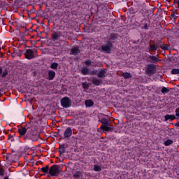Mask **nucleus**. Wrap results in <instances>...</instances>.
<instances>
[{
	"mask_svg": "<svg viewBox=\"0 0 179 179\" xmlns=\"http://www.w3.org/2000/svg\"><path fill=\"white\" fill-rule=\"evenodd\" d=\"M118 33L113 32L108 35L106 44L103 45L101 47V50L102 52L104 54H111V51H113V48H114V43L118 40Z\"/></svg>",
	"mask_w": 179,
	"mask_h": 179,
	"instance_id": "1",
	"label": "nucleus"
},
{
	"mask_svg": "<svg viewBox=\"0 0 179 179\" xmlns=\"http://www.w3.org/2000/svg\"><path fill=\"white\" fill-rule=\"evenodd\" d=\"M40 138V134L37 132V130L33 129H29L26 135L24 136V141H31V142H37Z\"/></svg>",
	"mask_w": 179,
	"mask_h": 179,
	"instance_id": "2",
	"label": "nucleus"
},
{
	"mask_svg": "<svg viewBox=\"0 0 179 179\" xmlns=\"http://www.w3.org/2000/svg\"><path fill=\"white\" fill-rule=\"evenodd\" d=\"M62 173V168L60 165H52L49 169V174L52 177H58Z\"/></svg>",
	"mask_w": 179,
	"mask_h": 179,
	"instance_id": "3",
	"label": "nucleus"
},
{
	"mask_svg": "<svg viewBox=\"0 0 179 179\" xmlns=\"http://www.w3.org/2000/svg\"><path fill=\"white\" fill-rule=\"evenodd\" d=\"M157 72V65L155 64H148L145 66V75L153 76Z\"/></svg>",
	"mask_w": 179,
	"mask_h": 179,
	"instance_id": "4",
	"label": "nucleus"
},
{
	"mask_svg": "<svg viewBox=\"0 0 179 179\" xmlns=\"http://www.w3.org/2000/svg\"><path fill=\"white\" fill-rule=\"evenodd\" d=\"M60 103L63 108H69L72 107V100L68 96H64L60 99Z\"/></svg>",
	"mask_w": 179,
	"mask_h": 179,
	"instance_id": "5",
	"label": "nucleus"
},
{
	"mask_svg": "<svg viewBox=\"0 0 179 179\" xmlns=\"http://www.w3.org/2000/svg\"><path fill=\"white\" fill-rule=\"evenodd\" d=\"M73 132V131L72 130V127H69L64 130L63 136L61 134H59V133L57 134V136H60L61 139H66L68 141L71 136H72Z\"/></svg>",
	"mask_w": 179,
	"mask_h": 179,
	"instance_id": "6",
	"label": "nucleus"
},
{
	"mask_svg": "<svg viewBox=\"0 0 179 179\" xmlns=\"http://www.w3.org/2000/svg\"><path fill=\"white\" fill-rule=\"evenodd\" d=\"M24 55L27 59H33V58H35L34 51L31 49L25 50Z\"/></svg>",
	"mask_w": 179,
	"mask_h": 179,
	"instance_id": "7",
	"label": "nucleus"
},
{
	"mask_svg": "<svg viewBox=\"0 0 179 179\" xmlns=\"http://www.w3.org/2000/svg\"><path fill=\"white\" fill-rule=\"evenodd\" d=\"M147 58L149 62H150L151 64H154L155 65V64H157V62H160V61H162L160 59H159V55H157V56L149 55Z\"/></svg>",
	"mask_w": 179,
	"mask_h": 179,
	"instance_id": "8",
	"label": "nucleus"
},
{
	"mask_svg": "<svg viewBox=\"0 0 179 179\" xmlns=\"http://www.w3.org/2000/svg\"><path fill=\"white\" fill-rule=\"evenodd\" d=\"M17 131L20 134V137H23V139H24V136H26V134H27V131L29 130H27V128L26 127H20V128H18Z\"/></svg>",
	"mask_w": 179,
	"mask_h": 179,
	"instance_id": "9",
	"label": "nucleus"
},
{
	"mask_svg": "<svg viewBox=\"0 0 179 179\" xmlns=\"http://www.w3.org/2000/svg\"><path fill=\"white\" fill-rule=\"evenodd\" d=\"M9 74L8 69H3L2 66H0V76L1 75L2 79H6V76Z\"/></svg>",
	"mask_w": 179,
	"mask_h": 179,
	"instance_id": "10",
	"label": "nucleus"
},
{
	"mask_svg": "<svg viewBox=\"0 0 179 179\" xmlns=\"http://www.w3.org/2000/svg\"><path fill=\"white\" fill-rule=\"evenodd\" d=\"M59 38H61V32L55 31L52 34V41H57V40H59Z\"/></svg>",
	"mask_w": 179,
	"mask_h": 179,
	"instance_id": "11",
	"label": "nucleus"
},
{
	"mask_svg": "<svg viewBox=\"0 0 179 179\" xmlns=\"http://www.w3.org/2000/svg\"><path fill=\"white\" fill-rule=\"evenodd\" d=\"M71 55H79L80 54V50L79 47L72 48L70 52Z\"/></svg>",
	"mask_w": 179,
	"mask_h": 179,
	"instance_id": "12",
	"label": "nucleus"
},
{
	"mask_svg": "<svg viewBox=\"0 0 179 179\" xmlns=\"http://www.w3.org/2000/svg\"><path fill=\"white\" fill-rule=\"evenodd\" d=\"M48 80H54V78H55V71H54V70H49L48 71Z\"/></svg>",
	"mask_w": 179,
	"mask_h": 179,
	"instance_id": "13",
	"label": "nucleus"
},
{
	"mask_svg": "<svg viewBox=\"0 0 179 179\" xmlns=\"http://www.w3.org/2000/svg\"><path fill=\"white\" fill-rule=\"evenodd\" d=\"M106 71H107V69H101L97 73L98 78H101L102 79H104L106 78Z\"/></svg>",
	"mask_w": 179,
	"mask_h": 179,
	"instance_id": "14",
	"label": "nucleus"
},
{
	"mask_svg": "<svg viewBox=\"0 0 179 179\" xmlns=\"http://www.w3.org/2000/svg\"><path fill=\"white\" fill-rule=\"evenodd\" d=\"M148 51H147L148 52H149V54H152V52H155V51H157V48L156 47H155V45H152V43L149 44V48L147 49Z\"/></svg>",
	"mask_w": 179,
	"mask_h": 179,
	"instance_id": "15",
	"label": "nucleus"
},
{
	"mask_svg": "<svg viewBox=\"0 0 179 179\" xmlns=\"http://www.w3.org/2000/svg\"><path fill=\"white\" fill-rule=\"evenodd\" d=\"M159 43L160 44L159 48H161V50H164V51L169 50V48L170 47L169 45L164 44V43L162 42V41H159Z\"/></svg>",
	"mask_w": 179,
	"mask_h": 179,
	"instance_id": "16",
	"label": "nucleus"
},
{
	"mask_svg": "<svg viewBox=\"0 0 179 179\" xmlns=\"http://www.w3.org/2000/svg\"><path fill=\"white\" fill-rule=\"evenodd\" d=\"M141 28L143 30H149V27L148 26V22H146V20L141 21V23L140 24Z\"/></svg>",
	"mask_w": 179,
	"mask_h": 179,
	"instance_id": "17",
	"label": "nucleus"
},
{
	"mask_svg": "<svg viewBox=\"0 0 179 179\" xmlns=\"http://www.w3.org/2000/svg\"><path fill=\"white\" fill-rule=\"evenodd\" d=\"M99 121L102 124L101 127H104L106 125H110V122H108V119L107 118L103 117L101 119H99Z\"/></svg>",
	"mask_w": 179,
	"mask_h": 179,
	"instance_id": "18",
	"label": "nucleus"
},
{
	"mask_svg": "<svg viewBox=\"0 0 179 179\" xmlns=\"http://www.w3.org/2000/svg\"><path fill=\"white\" fill-rule=\"evenodd\" d=\"M80 177H82V171H77L73 174V178L75 179H80Z\"/></svg>",
	"mask_w": 179,
	"mask_h": 179,
	"instance_id": "19",
	"label": "nucleus"
},
{
	"mask_svg": "<svg viewBox=\"0 0 179 179\" xmlns=\"http://www.w3.org/2000/svg\"><path fill=\"white\" fill-rule=\"evenodd\" d=\"M101 129H102L103 131H106V132H108L110 131H113L114 128L109 127L108 125H105V126H101Z\"/></svg>",
	"mask_w": 179,
	"mask_h": 179,
	"instance_id": "20",
	"label": "nucleus"
},
{
	"mask_svg": "<svg viewBox=\"0 0 179 179\" xmlns=\"http://www.w3.org/2000/svg\"><path fill=\"white\" fill-rule=\"evenodd\" d=\"M92 83L95 86H100L101 85V80H99L98 78H92Z\"/></svg>",
	"mask_w": 179,
	"mask_h": 179,
	"instance_id": "21",
	"label": "nucleus"
},
{
	"mask_svg": "<svg viewBox=\"0 0 179 179\" xmlns=\"http://www.w3.org/2000/svg\"><path fill=\"white\" fill-rule=\"evenodd\" d=\"M169 120H171V121H173V120H176V115L167 114L166 115H165V121H169Z\"/></svg>",
	"mask_w": 179,
	"mask_h": 179,
	"instance_id": "22",
	"label": "nucleus"
},
{
	"mask_svg": "<svg viewBox=\"0 0 179 179\" xmlns=\"http://www.w3.org/2000/svg\"><path fill=\"white\" fill-rule=\"evenodd\" d=\"M81 73L82 75L86 76L89 75L90 73V71H89V68L87 67H84L81 69Z\"/></svg>",
	"mask_w": 179,
	"mask_h": 179,
	"instance_id": "23",
	"label": "nucleus"
},
{
	"mask_svg": "<svg viewBox=\"0 0 179 179\" xmlns=\"http://www.w3.org/2000/svg\"><path fill=\"white\" fill-rule=\"evenodd\" d=\"M122 76L124 78V79H131V78H132V74L128 72L122 73Z\"/></svg>",
	"mask_w": 179,
	"mask_h": 179,
	"instance_id": "24",
	"label": "nucleus"
},
{
	"mask_svg": "<svg viewBox=\"0 0 179 179\" xmlns=\"http://www.w3.org/2000/svg\"><path fill=\"white\" fill-rule=\"evenodd\" d=\"M85 106L86 107H93V106H94V102L90 99L86 100Z\"/></svg>",
	"mask_w": 179,
	"mask_h": 179,
	"instance_id": "25",
	"label": "nucleus"
},
{
	"mask_svg": "<svg viewBox=\"0 0 179 179\" xmlns=\"http://www.w3.org/2000/svg\"><path fill=\"white\" fill-rule=\"evenodd\" d=\"M59 153L60 156L62 155H64V153H65V147L64 146V145H59Z\"/></svg>",
	"mask_w": 179,
	"mask_h": 179,
	"instance_id": "26",
	"label": "nucleus"
},
{
	"mask_svg": "<svg viewBox=\"0 0 179 179\" xmlns=\"http://www.w3.org/2000/svg\"><path fill=\"white\" fill-rule=\"evenodd\" d=\"M41 170L43 171V173H45V174H49L50 173V168L48 165L46 166L45 167H42Z\"/></svg>",
	"mask_w": 179,
	"mask_h": 179,
	"instance_id": "27",
	"label": "nucleus"
},
{
	"mask_svg": "<svg viewBox=\"0 0 179 179\" xmlns=\"http://www.w3.org/2000/svg\"><path fill=\"white\" fill-rule=\"evenodd\" d=\"M173 143H174V141H173V140H170V139H167L166 141H165L164 142V145L165 146H170V145H173Z\"/></svg>",
	"mask_w": 179,
	"mask_h": 179,
	"instance_id": "28",
	"label": "nucleus"
},
{
	"mask_svg": "<svg viewBox=\"0 0 179 179\" xmlns=\"http://www.w3.org/2000/svg\"><path fill=\"white\" fill-rule=\"evenodd\" d=\"M94 171L100 172L101 171V166L98 164H94L93 168Z\"/></svg>",
	"mask_w": 179,
	"mask_h": 179,
	"instance_id": "29",
	"label": "nucleus"
},
{
	"mask_svg": "<svg viewBox=\"0 0 179 179\" xmlns=\"http://www.w3.org/2000/svg\"><path fill=\"white\" fill-rule=\"evenodd\" d=\"M161 92H162V94H167V93H169V92H170V90H169V88H167L166 87H162Z\"/></svg>",
	"mask_w": 179,
	"mask_h": 179,
	"instance_id": "30",
	"label": "nucleus"
},
{
	"mask_svg": "<svg viewBox=\"0 0 179 179\" xmlns=\"http://www.w3.org/2000/svg\"><path fill=\"white\" fill-rule=\"evenodd\" d=\"M171 73V75H179V69H173Z\"/></svg>",
	"mask_w": 179,
	"mask_h": 179,
	"instance_id": "31",
	"label": "nucleus"
},
{
	"mask_svg": "<svg viewBox=\"0 0 179 179\" xmlns=\"http://www.w3.org/2000/svg\"><path fill=\"white\" fill-rule=\"evenodd\" d=\"M138 12L141 14L143 15L144 13H146V6L145 7H143L141 8H138Z\"/></svg>",
	"mask_w": 179,
	"mask_h": 179,
	"instance_id": "32",
	"label": "nucleus"
},
{
	"mask_svg": "<svg viewBox=\"0 0 179 179\" xmlns=\"http://www.w3.org/2000/svg\"><path fill=\"white\" fill-rule=\"evenodd\" d=\"M51 69H58V63H52L50 65Z\"/></svg>",
	"mask_w": 179,
	"mask_h": 179,
	"instance_id": "33",
	"label": "nucleus"
},
{
	"mask_svg": "<svg viewBox=\"0 0 179 179\" xmlns=\"http://www.w3.org/2000/svg\"><path fill=\"white\" fill-rule=\"evenodd\" d=\"M104 12H105V13H103V15H102V17H105V18H107V17H108V14H107V13L108 12V9H107L106 8H104Z\"/></svg>",
	"mask_w": 179,
	"mask_h": 179,
	"instance_id": "34",
	"label": "nucleus"
},
{
	"mask_svg": "<svg viewBox=\"0 0 179 179\" xmlns=\"http://www.w3.org/2000/svg\"><path fill=\"white\" fill-rule=\"evenodd\" d=\"M84 64L85 65H87V66H92V60L90 59H88V60H86Z\"/></svg>",
	"mask_w": 179,
	"mask_h": 179,
	"instance_id": "35",
	"label": "nucleus"
},
{
	"mask_svg": "<svg viewBox=\"0 0 179 179\" xmlns=\"http://www.w3.org/2000/svg\"><path fill=\"white\" fill-rule=\"evenodd\" d=\"M146 6V3L145 2L140 3L138 4V9H141V8H145Z\"/></svg>",
	"mask_w": 179,
	"mask_h": 179,
	"instance_id": "36",
	"label": "nucleus"
},
{
	"mask_svg": "<svg viewBox=\"0 0 179 179\" xmlns=\"http://www.w3.org/2000/svg\"><path fill=\"white\" fill-rule=\"evenodd\" d=\"M0 176H5V171L2 168H0Z\"/></svg>",
	"mask_w": 179,
	"mask_h": 179,
	"instance_id": "37",
	"label": "nucleus"
},
{
	"mask_svg": "<svg viewBox=\"0 0 179 179\" xmlns=\"http://www.w3.org/2000/svg\"><path fill=\"white\" fill-rule=\"evenodd\" d=\"M1 6H8V2H6V1H1Z\"/></svg>",
	"mask_w": 179,
	"mask_h": 179,
	"instance_id": "38",
	"label": "nucleus"
},
{
	"mask_svg": "<svg viewBox=\"0 0 179 179\" xmlns=\"http://www.w3.org/2000/svg\"><path fill=\"white\" fill-rule=\"evenodd\" d=\"M82 86L83 87V89H89V85H86V83H83L82 84Z\"/></svg>",
	"mask_w": 179,
	"mask_h": 179,
	"instance_id": "39",
	"label": "nucleus"
},
{
	"mask_svg": "<svg viewBox=\"0 0 179 179\" xmlns=\"http://www.w3.org/2000/svg\"><path fill=\"white\" fill-rule=\"evenodd\" d=\"M176 116L179 118V108L176 109Z\"/></svg>",
	"mask_w": 179,
	"mask_h": 179,
	"instance_id": "40",
	"label": "nucleus"
},
{
	"mask_svg": "<svg viewBox=\"0 0 179 179\" xmlns=\"http://www.w3.org/2000/svg\"><path fill=\"white\" fill-rule=\"evenodd\" d=\"M8 139H10L11 142H15V139H13V136L9 135Z\"/></svg>",
	"mask_w": 179,
	"mask_h": 179,
	"instance_id": "41",
	"label": "nucleus"
},
{
	"mask_svg": "<svg viewBox=\"0 0 179 179\" xmlns=\"http://www.w3.org/2000/svg\"><path fill=\"white\" fill-rule=\"evenodd\" d=\"M154 45H155V48H157V50H158L159 47H160V43L158 41V43L154 44Z\"/></svg>",
	"mask_w": 179,
	"mask_h": 179,
	"instance_id": "42",
	"label": "nucleus"
},
{
	"mask_svg": "<svg viewBox=\"0 0 179 179\" xmlns=\"http://www.w3.org/2000/svg\"><path fill=\"white\" fill-rule=\"evenodd\" d=\"M91 73L92 75H97V70H92Z\"/></svg>",
	"mask_w": 179,
	"mask_h": 179,
	"instance_id": "43",
	"label": "nucleus"
},
{
	"mask_svg": "<svg viewBox=\"0 0 179 179\" xmlns=\"http://www.w3.org/2000/svg\"><path fill=\"white\" fill-rule=\"evenodd\" d=\"M171 17H173V19L177 17V16H176V14L173 13L171 15Z\"/></svg>",
	"mask_w": 179,
	"mask_h": 179,
	"instance_id": "44",
	"label": "nucleus"
},
{
	"mask_svg": "<svg viewBox=\"0 0 179 179\" xmlns=\"http://www.w3.org/2000/svg\"><path fill=\"white\" fill-rule=\"evenodd\" d=\"M120 179H125L124 175H120Z\"/></svg>",
	"mask_w": 179,
	"mask_h": 179,
	"instance_id": "45",
	"label": "nucleus"
},
{
	"mask_svg": "<svg viewBox=\"0 0 179 179\" xmlns=\"http://www.w3.org/2000/svg\"><path fill=\"white\" fill-rule=\"evenodd\" d=\"M1 48L0 46V58H1V57H2V52H1Z\"/></svg>",
	"mask_w": 179,
	"mask_h": 179,
	"instance_id": "46",
	"label": "nucleus"
},
{
	"mask_svg": "<svg viewBox=\"0 0 179 179\" xmlns=\"http://www.w3.org/2000/svg\"><path fill=\"white\" fill-rule=\"evenodd\" d=\"M176 127H179V122H178L176 124Z\"/></svg>",
	"mask_w": 179,
	"mask_h": 179,
	"instance_id": "47",
	"label": "nucleus"
},
{
	"mask_svg": "<svg viewBox=\"0 0 179 179\" xmlns=\"http://www.w3.org/2000/svg\"><path fill=\"white\" fill-rule=\"evenodd\" d=\"M3 179H9V176H6Z\"/></svg>",
	"mask_w": 179,
	"mask_h": 179,
	"instance_id": "48",
	"label": "nucleus"
},
{
	"mask_svg": "<svg viewBox=\"0 0 179 179\" xmlns=\"http://www.w3.org/2000/svg\"><path fill=\"white\" fill-rule=\"evenodd\" d=\"M4 138L3 136L1 137V141H2Z\"/></svg>",
	"mask_w": 179,
	"mask_h": 179,
	"instance_id": "49",
	"label": "nucleus"
},
{
	"mask_svg": "<svg viewBox=\"0 0 179 179\" xmlns=\"http://www.w3.org/2000/svg\"><path fill=\"white\" fill-rule=\"evenodd\" d=\"M8 155H10V153H8V154H7V157H6V159H8Z\"/></svg>",
	"mask_w": 179,
	"mask_h": 179,
	"instance_id": "50",
	"label": "nucleus"
},
{
	"mask_svg": "<svg viewBox=\"0 0 179 179\" xmlns=\"http://www.w3.org/2000/svg\"><path fill=\"white\" fill-rule=\"evenodd\" d=\"M178 8H179V1H178Z\"/></svg>",
	"mask_w": 179,
	"mask_h": 179,
	"instance_id": "51",
	"label": "nucleus"
},
{
	"mask_svg": "<svg viewBox=\"0 0 179 179\" xmlns=\"http://www.w3.org/2000/svg\"><path fill=\"white\" fill-rule=\"evenodd\" d=\"M4 134H8V131L4 132Z\"/></svg>",
	"mask_w": 179,
	"mask_h": 179,
	"instance_id": "52",
	"label": "nucleus"
}]
</instances>
